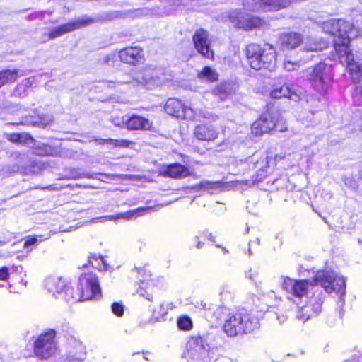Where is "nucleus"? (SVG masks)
<instances>
[{
    "label": "nucleus",
    "mask_w": 362,
    "mask_h": 362,
    "mask_svg": "<svg viewBox=\"0 0 362 362\" xmlns=\"http://www.w3.org/2000/svg\"><path fill=\"white\" fill-rule=\"evenodd\" d=\"M21 283L25 286L27 285V281L23 279H21Z\"/></svg>",
    "instance_id": "57"
},
{
    "label": "nucleus",
    "mask_w": 362,
    "mask_h": 362,
    "mask_svg": "<svg viewBox=\"0 0 362 362\" xmlns=\"http://www.w3.org/2000/svg\"><path fill=\"white\" fill-rule=\"evenodd\" d=\"M0 286H4V284H0Z\"/></svg>",
    "instance_id": "63"
},
{
    "label": "nucleus",
    "mask_w": 362,
    "mask_h": 362,
    "mask_svg": "<svg viewBox=\"0 0 362 362\" xmlns=\"http://www.w3.org/2000/svg\"><path fill=\"white\" fill-rule=\"evenodd\" d=\"M35 82L34 78H28L23 79L22 82L17 86V91L21 90V89H23V92L18 93V97L23 98L27 95L28 89L32 86L33 83Z\"/></svg>",
    "instance_id": "35"
},
{
    "label": "nucleus",
    "mask_w": 362,
    "mask_h": 362,
    "mask_svg": "<svg viewBox=\"0 0 362 362\" xmlns=\"http://www.w3.org/2000/svg\"><path fill=\"white\" fill-rule=\"evenodd\" d=\"M193 42L197 52L208 59L214 58V52L210 48V40L209 33L205 30L200 28L196 30L193 36Z\"/></svg>",
    "instance_id": "14"
},
{
    "label": "nucleus",
    "mask_w": 362,
    "mask_h": 362,
    "mask_svg": "<svg viewBox=\"0 0 362 362\" xmlns=\"http://www.w3.org/2000/svg\"><path fill=\"white\" fill-rule=\"evenodd\" d=\"M246 54L248 63L253 69H266L271 71L276 66V53L270 44L265 43L262 46L250 44L247 46Z\"/></svg>",
    "instance_id": "4"
},
{
    "label": "nucleus",
    "mask_w": 362,
    "mask_h": 362,
    "mask_svg": "<svg viewBox=\"0 0 362 362\" xmlns=\"http://www.w3.org/2000/svg\"><path fill=\"white\" fill-rule=\"evenodd\" d=\"M80 349L82 350L83 349V347L81 345H80Z\"/></svg>",
    "instance_id": "62"
},
{
    "label": "nucleus",
    "mask_w": 362,
    "mask_h": 362,
    "mask_svg": "<svg viewBox=\"0 0 362 362\" xmlns=\"http://www.w3.org/2000/svg\"><path fill=\"white\" fill-rule=\"evenodd\" d=\"M228 18L235 27L245 30L260 28L266 23L264 19L250 13H243L240 10L230 11Z\"/></svg>",
    "instance_id": "11"
},
{
    "label": "nucleus",
    "mask_w": 362,
    "mask_h": 362,
    "mask_svg": "<svg viewBox=\"0 0 362 362\" xmlns=\"http://www.w3.org/2000/svg\"><path fill=\"white\" fill-rule=\"evenodd\" d=\"M56 332L48 329L39 335L34 343V354L40 359H47L57 351V344L55 340Z\"/></svg>",
    "instance_id": "10"
},
{
    "label": "nucleus",
    "mask_w": 362,
    "mask_h": 362,
    "mask_svg": "<svg viewBox=\"0 0 362 362\" xmlns=\"http://www.w3.org/2000/svg\"><path fill=\"white\" fill-rule=\"evenodd\" d=\"M344 184L350 187H355L356 182L351 177H345L344 180Z\"/></svg>",
    "instance_id": "49"
},
{
    "label": "nucleus",
    "mask_w": 362,
    "mask_h": 362,
    "mask_svg": "<svg viewBox=\"0 0 362 362\" xmlns=\"http://www.w3.org/2000/svg\"><path fill=\"white\" fill-rule=\"evenodd\" d=\"M259 327L258 318L245 311L238 312L225 321L223 330L228 337L250 333Z\"/></svg>",
    "instance_id": "6"
},
{
    "label": "nucleus",
    "mask_w": 362,
    "mask_h": 362,
    "mask_svg": "<svg viewBox=\"0 0 362 362\" xmlns=\"http://www.w3.org/2000/svg\"><path fill=\"white\" fill-rule=\"evenodd\" d=\"M177 326L180 329L189 330L192 327V322L189 317L182 316L177 320Z\"/></svg>",
    "instance_id": "39"
},
{
    "label": "nucleus",
    "mask_w": 362,
    "mask_h": 362,
    "mask_svg": "<svg viewBox=\"0 0 362 362\" xmlns=\"http://www.w3.org/2000/svg\"><path fill=\"white\" fill-rule=\"evenodd\" d=\"M353 100L355 105H362V84L356 87L353 93Z\"/></svg>",
    "instance_id": "41"
},
{
    "label": "nucleus",
    "mask_w": 362,
    "mask_h": 362,
    "mask_svg": "<svg viewBox=\"0 0 362 362\" xmlns=\"http://www.w3.org/2000/svg\"><path fill=\"white\" fill-rule=\"evenodd\" d=\"M170 309V304L166 303H160L157 308H154L152 313L151 321L158 322L165 320V316Z\"/></svg>",
    "instance_id": "24"
},
{
    "label": "nucleus",
    "mask_w": 362,
    "mask_h": 362,
    "mask_svg": "<svg viewBox=\"0 0 362 362\" xmlns=\"http://www.w3.org/2000/svg\"><path fill=\"white\" fill-rule=\"evenodd\" d=\"M237 163H240V164H245L246 163V162H245L243 160L237 161Z\"/></svg>",
    "instance_id": "59"
},
{
    "label": "nucleus",
    "mask_w": 362,
    "mask_h": 362,
    "mask_svg": "<svg viewBox=\"0 0 362 362\" xmlns=\"http://www.w3.org/2000/svg\"><path fill=\"white\" fill-rule=\"evenodd\" d=\"M150 208H148V207H146V208L140 207L134 211H129L125 213L117 214L116 216H105L101 217L100 218L104 219V220H109V221H113L116 218H129L134 216V215H136V214L144 211H146V210H148Z\"/></svg>",
    "instance_id": "30"
},
{
    "label": "nucleus",
    "mask_w": 362,
    "mask_h": 362,
    "mask_svg": "<svg viewBox=\"0 0 362 362\" xmlns=\"http://www.w3.org/2000/svg\"><path fill=\"white\" fill-rule=\"evenodd\" d=\"M196 115V117H201L206 120H209L211 122H215L218 119V116L213 114L206 109H200V110H194Z\"/></svg>",
    "instance_id": "36"
},
{
    "label": "nucleus",
    "mask_w": 362,
    "mask_h": 362,
    "mask_svg": "<svg viewBox=\"0 0 362 362\" xmlns=\"http://www.w3.org/2000/svg\"><path fill=\"white\" fill-rule=\"evenodd\" d=\"M206 237L209 240H211V242L215 243V241H214V237L212 235V234H211V233L206 234Z\"/></svg>",
    "instance_id": "52"
},
{
    "label": "nucleus",
    "mask_w": 362,
    "mask_h": 362,
    "mask_svg": "<svg viewBox=\"0 0 362 362\" xmlns=\"http://www.w3.org/2000/svg\"><path fill=\"white\" fill-rule=\"evenodd\" d=\"M248 253H249V255H251V250H250V248L248 249Z\"/></svg>",
    "instance_id": "61"
},
{
    "label": "nucleus",
    "mask_w": 362,
    "mask_h": 362,
    "mask_svg": "<svg viewBox=\"0 0 362 362\" xmlns=\"http://www.w3.org/2000/svg\"><path fill=\"white\" fill-rule=\"evenodd\" d=\"M281 279L282 289L288 295V300L296 305V318L303 323L321 311L322 292L318 285L328 293L335 292L339 295V308L342 309L345 304V280L334 271H319L313 281L286 276H281Z\"/></svg>",
    "instance_id": "1"
},
{
    "label": "nucleus",
    "mask_w": 362,
    "mask_h": 362,
    "mask_svg": "<svg viewBox=\"0 0 362 362\" xmlns=\"http://www.w3.org/2000/svg\"><path fill=\"white\" fill-rule=\"evenodd\" d=\"M97 173H88L83 172L79 168H71L68 170V176L71 179H81V178H89V179H97Z\"/></svg>",
    "instance_id": "28"
},
{
    "label": "nucleus",
    "mask_w": 362,
    "mask_h": 362,
    "mask_svg": "<svg viewBox=\"0 0 362 362\" xmlns=\"http://www.w3.org/2000/svg\"><path fill=\"white\" fill-rule=\"evenodd\" d=\"M278 158L282 159V158H284V156H279H279H276L275 159H278Z\"/></svg>",
    "instance_id": "58"
},
{
    "label": "nucleus",
    "mask_w": 362,
    "mask_h": 362,
    "mask_svg": "<svg viewBox=\"0 0 362 362\" xmlns=\"http://www.w3.org/2000/svg\"><path fill=\"white\" fill-rule=\"evenodd\" d=\"M243 6L244 9L252 12L263 11L262 0H244Z\"/></svg>",
    "instance_id": "32"
},
{
    "label": "nucleus",
    "mask_w": 362,
    "mask_h": 362,
    "mask_svg": "<svg viewBox=\"0 0 362 362\" xmlns=\"http://www.w3.org/2000/svg\"><path fill=\"white\" fill-rule=\"evenodd\" d=\"M177 5L189 6L195 5L199 0H178Z\"/></svg>",
    "instance_id": "48"
},
{
    "label": "nucleus",
    "mask_w": 362,
    "mask_h": 362,
    "mask_svg": "<svg viewBox=\"0 0 362 362\" xmlns=\"http://www.w3.org/2000/svg\"><path fill=\"white\" fill-rule=\"evenodd\" d=\"M83 354L81 353L80 356H74V359L80 360V359H81L83 358Z\"/></svg>",
    "instance_id": "56"
},
{
    "label": "nucleus",
    "mask_w": 362,
    "mask_h": 362,
    "mask_svg": "<svg viewBox=\"0 0 362 362\" xmlns=\"http://www.w3.org/2000/svg\"><path fill=\"white\" fill-rule=\"evenodd\" d=\"M9 278L8 268L2 267L0 268V281L6 283Z\"/></svg>",
    "instance_id": "46"
},
{
    "label": "nucleus",
    "mask_w": 362,
    "mask_h": 362,
    "mask_svg": "<svg viewBox=\"0 0 362 362\" xmlns=\"http://www.w3.org/2000/svg\"><path fill=\"white\" fill-rule=\"evenodd\" d=\"M23 89H21V90L19 91H17V87L15 88V90H13V95L15 96H18V93H21V92H23Z\"/></svg>",
    "instance_id": "54"
},
{
    "label": "nucleus",
    "mask_w": 362,
    "mask_h": 362,
    "mask_svg": "<svg viewBox=\"0 0 362 362\" xmlns=\"http://www.w3.org/2000/svg\"><path fill=\"white\" fill-rule=\"evenodd\" d=\"M193 134L199 141H213L218 138V132L213 125L203 123L195 127Z\"/></svg>",
    "instance_id": "17"
},
{
    "label": "nucleus",
    "mask_w": 362,
    "mask_h": 362,
    "mask_svg": "<svg viewBox=\"0 0 362 362\" xmlns=\"http://www.w3.org/2000/svg\"><path fill=\"white\" fill-rule=\"evenodd\" d=\"M268 158H262L260 160H257V163L254 164L255 168H259L255 175V178L252 181H245V185L249 186L252 185L255 182H259L266 177L267 174V170L266 168H268Z\"/></svg>",
    "instance_id": "21"
},
{
    "label": "nucleus",
    "mask_w": 362,
    "mask_h": 362,
    "mask_svg": "<svg viewBox=\"0 0 362 362\" xmlns=\"http://www.w3.org/2000/svg\"><path fill=\"white\" fill-rule=\"evenodd\" d=\"M111 309H112V313L118 317L122 316V315L124 313V307L120 303H112V305L111 306Z\"/></svg>",
    "instance_id": "44"
},
{
    "label": "nucleus",
    "mask_w": 362,
    "mask_h": 362,
    "mask_svg": "<svg viewBox=\"0 0 362 362\" xmlns=\"http://www.w3.org/2000/svg\"><path fill=\"white\" fill-rule=\"evenodd\" d=\"M320 27L325 33L337 36L334 49L341 64L346 66L354 81L361 76L362 53L354 54L349 47L350 40L356 37L358 30L351 23L343 19H330L321 23Z\"/></svg>",
    "instance_id": "2"
},
{
    "label": "nucleus",
    "mask_w": 362,
    "mask_h": 362,
    "mask_svg": "<svg viewBox=\"0 0 362 362\" xmlns=\"http://www.w3.org/2000/svg\"><path fill=\"white\" fill-rule=\"evenodd\" d=\"M305 77L315 91L324 95L329 90L332 79L331 66L325 63H319L313 67L307 69Z\"/></svg>",
    "instance_id": "7"
},
{
    "label": "nucleus",
    "mask_w": 362,
    "mask_h": 362,
    "mask_svg": "<svg viewBox=\"0 0 362 362\" xmlns=\"http://www.w3.org/2000/svg\"><path fill=\"white\" fill-rule=\"evenodd\" d=\"M198 78L206 82H214L218 81V74L215 69L210 66L204 67L197 74Z\"/></svg>",
    "instance_id": "25"
},
{
    "label": "nucleus",
    "mask_w": 362,
    "mask_h": 362,
    "mask_svg": "<svg viewBox=\"0 0 362 362\" xmlns=\"http://www.w3.org/2000/svg\"><path fill=\"white\" fill-rule=\"evenodd\" d=\"M119 57L122 62L131 65H136L144 61L142 49L138 47H129L121 49Z\"/></svg>",
    "instance_id": "15"
},
{
    "label": "nucleus",
    "mask_w": 362,
    "mask_h": 362,
    "mask_svg": "<svg viewBox=\"0 0 362 362\" xmlns=\"http://www.w3.org/2000/svg\"><path fill=\"white\" fill-rule=\"evenodd\" d=\"M223 251L225 254L228 252V251L226 248H223Z\"/></svg>",
    "instance_id": "60"
},
{
    "label": "nucleus",
    "mask_w": 362,
    "mask_h": 362,
    "mask_svg": "<svg viewBox=\"0 0 362 362\" xmlns=\"http://www.w3.org/2000/svg\"><path fill=\"white\" fill-rule=\"evenodd\" d=\"M45 288L55 298H62L68 303L98 299L101 290L95 274L85 273L80 276L77 290L68 286L61 277L50 276L45 281Z\"/></svg>",
    "instance_id": "3"
},
{
    "label": "nucleus",
    "mask_w": 362,
    "mask_h": 362,
    "mask_svg": "<svg viewBox=\"0 0 362 362\" xmlns=\"http://www.w3.org/2000/svg\"><path fill=\"white\" fill-rule=\"evenodd\" d=\"M153 122L148 119L133 115L127 118L126 127L130 130H148L152 127Z\"/></svg>",
    "instance_id": "20"
},
{
    "label": "nucleus",
    "mask_w": 362,
    "mask_h": 362,
    "mask_svg": "<svg viewBox=\"0 0 362 362\" xmlns=\"http://www.w3.org/2000/svg\"><path fill=\"white\" fill-rule=\"evenodd\" d=\"M96 141L98 144H104L107 143L109 144L114 147H119V148H133V146H134V142L125 139H97Z\"/></svg>",
    "instance_id": "27"
},
{
    "label": "nucleus",
    "mask_w": 362,
    "mask_h": 362,
    "mask_svg": "<svg viewBox=\"0 0 362 362\" xmlns=\"http://www.w3.org/2000/svg\"><path fill=\"white\" fill-rule=\"evenodd\" d=\"M303 42V35L297 32L284 33L279 36V43L283 49H296Z\"/></svg>",
    "instance_id": "18"
},
{
    "label": "nucleus",
    "mask_w": 362,
    "mask_h": 362,
    "mask_svg": "<svg viewBox=\"0 0 362 362\" xmlns=\"http://www.w3.org/2000/svg\"><path fill=\"white\" fill-rule=\"evenodd\" d=\"M262 300L267 306L273 307L277 305L280 298H279L273 290H270L267 293H262Z\"/></svg>",
    "instance_id": "33"
},
{
    "label": "nucleus",
    "mask_w": 362,
    "mask_h": 362,
    "mask_svg": "<svg viewBox=\"0 0 362 362\" xmlns=\"http://www.w3.org/2000/svg\"><path fill=\"white\" fill-rule=\"evenodd\" d=\"M100 260H101V262H103V264L104 269H107V264L105 263L104 258L101 257V258H100Z\"/></svg>",
    "instance_id": "55"
},
{
    "label": "nucleus",
    "mask_w": 362,
    "mask_h": 362,
    "mask_svg": "<svg viewBox=\"0 0 362 362\" xmlns=\"http://www.w3.org/2000/svg\"><path fill=\"white\" fill-rule=\"evenodd\" d=\"M126 117H118V116H112L111 118L112 122L117 127H122L125 126L126 127V122H127Z\"/></svg>",
    "instance_id": "45"
},
{
    "label": "nucleus",
    "mask_w": 362,
    "mask_h": 362,
    "mask_svg": "<svg viewBox=\"0 0 362 362\" xmlns=\"http://www.w3.org/2000/svg\"><path fill=\"white\" fill-rule=\"evenodd\" d=\"M270 95L273 98H288L294 101H298L302 99V93L296 90L288 84H284L275 87L270 93Z\"/></svg>",
    "instance_id": "16"
},
{
    "label": "nucleus",
    "mask_w": 362,
    "mask_h": 362,
    "mask_svg": "<svg viewBox=\"0 0 362 362\" xmlns=\"http://www.w3.org/2000/svg\"><path fill=\"white\" fill-rule=\"evenodd\" d=\"M203 246H204V243L203 242L197 241V245H196V247L197 249H201V248H202Z\"/></svg>",
    "instance_id": "53"
},
{
    "label": "nucleus",
    "mask_w": 362,
    "mask_h": 362,
    "mask_svg": "<svg viewBox=\"0 0 362 362\" xmlns=\"http://www.w3.org/2000/svg\"><path fill=\"white\" fill-rule=\"evenodd\" d=\"M53 120V117L52 115H39L37 117L30 116L29 117H25L24 121L22 122V124H25L26 125L30 126H41L45 127L49 124Z\"/></svg>",
    "instance_id": "22"
},
{
    "label": "nucleus",
    "mask_w": 362,
    "mask_h": 362,
    "mask_svg": "<svg viewBox=\"0 0 362 362\" xmlns=\"http://www.w3.org/2000/svg\"><path fill=\"white\" fill-rule=\"evenodd\" d=\"M276 317L280 323H283L286 320L288 315L284 314L280 315L279 313H276Z\"/></svg>",
    "instance_id": "50"
},
{
    "label": "nucleus",
    "mask_w": 362,
    "mask_h": 362,
    "mask_svg": "<svg viewBox=\"0 0 362 362\" xmlns=\"http://www.w3.org/2000/svg\"><path fill=\"white\" fill-rule=\"evenodd\" d=\"M160 169H162L161 173L164 176L173 178H183L189 175V168L178 163L164 165Z\"/></svg>",
    "instance_id": "19"
},
{
    "label": "nucleus",
    "mask_w": 362,
    "mask_h": 362,
    "mask_svg": "<svg viewBox=\"0 0 362 362\" xmlns=\"http://www.w3.org/2000/svg\"><path fill=\"white\" fill-rule=\"evenodd\" d=\"M8 140L18 144H29L33 141V138L27 134H8L6 135Z\"/></svg>",
    "instance_id": "31"
},
{
    "label": "nucleus",
    "mask_w": 362,
    "mask_h": 362,
    "mask_svg": "<svg viewBox=\"0 0 362 362\" xmlns=\"http://www.w3.org/2000/svg\"><path fill=\"white\" fill-rule=\"evenodd\" d=\"M134 271L136 272L138 276V279L141 281L142 284H144L146 282V284L148 286L151 279V272L148 269V265H144L143 267H135Z\"/></svg>",
    "instance_id": "26"
},
{
    "label": "nucleus",
    "mask_w": 362,
    "mask_h": 362,
    "mask_svg": "<svg viewBox=\"0 0 362 362\" xmlns=\"http://www.w3.org/2000/svg\"><path fill=\"white\" fill-rule=\"evenodd\" d=\"M49 235H47L46 237L43 235L39 236H28L24 243V247L25 249L30 250V247L33 245H37L38 243H40L45 240L49 238ZM32 248H30V250Z\"/></svg>",
    "instance_id": "34"
},
{
    "label": "nucleus",
    "mask_w": 362,
    "mask_h": 362,
    "mask_svg": "<svg viewBox=\"0 0 362 362\" xmlns=\"http://www.w3.org/2000/svg\"><path fill=\"white\" fill-rule=\"evenodd\" d=\"M149 284L152 286L163 288L165 285V279L163 276H157L151 279Z\"/></svg>",
    "instance_id": "43"
},
{
    "label": "nucleus",
    "mask_w": 362,
    "mask_h": 362,
    "mask_svg": "<svg viewBox=\"0 0 362 362\" xmlns=\"http://www.w3.org/2000/svg\"><path fill=\"white\" fill-rule=\"evenodd\" d=\"M141 80L137 78L136 79H127L117 82L103 81L102 85L107 88H116L122 84H141L148 89H152L164 84L166 79L164 73L159 69H145L141 74Z\"/></svg>",
    "instance_id": "9"
},
{
    "label": "nucleus",
    "mask_w": 362,
    "mask_h": 362,
    "mask_svg": "<svg viewBox=\"0 0 362 362\" xmlns=\"http://www.w3.org/2000/svg\"><path fill=\"white\" fill-rule=\"evenodd\" d=\"M151 286L150 284L148 286L146 284V288H145L141 286L137 290L138 295L146 298L148 301H152L153 297L151 291H150Z\"/></svg>",
    "instance_id": "40"
},
{
    "label": "nucleus",
    "mask_w": 362,
    "mask_h": 362,
    "mask_svg": "<svg viewBox=\"0 0 362 362\" xmlns=\"http://www.w3.org/2000/svg\"><path fill=\"white\" fill-rule=\"evenodd\" d=\"M287 129L286 122L277 110H267L262 113L260 117L255 121L252 127V133L255 136H261L263 134L269 133L276 129L283 132Z\"/></svg>",
    "instance_id": "8"
},
{
    "label": "nucleus",
    "mask_w": 362,
    "mask_h": 362,
    "mask_svg": "<svg viewBox=\"0 0 362 362\" xmlns=\"http://www.w3.org/2000/svg\"><path fill=\"white\" fill-rule=\"evenodd\" d=\"M255 275V272H253L251 269L246 272V276L251 280H254Z\"/></svg>",
    "instance_id": "51"
},
{
    "label": "nucleus",
    "mask_w": 362,
    "mask_h": 362,
    "mask_svg": "<svg viewBox=\"0 0 362 362\" xmlns=\"http://www.w3.org/2000/svg\"><path fill=\"white\" fill-rule=\"evenodd\" d=\"M216 351L204 337H191L187 341L183 357L187 362H213L217 359Z\"/></svg>",
    "instance_id": "5"
},
{
    "label": "nucleus",
    "mask_w": 362,
    "mask_h": 362,
    "mask_svg": "<svg viewBox=\"0 0 362 362\" xmlns=\"http://www.w3.org/2000/svg\"><path fill=\"white\" fill-rule=\"evenodd\" d=\"M235 91L233 85L229 83H221L214 88L213 93L218 96L221 100H225Z\"/></svg>",
    "instance_id": "23"
},
{
    "label": "nucleus",
    "mask_w": 362,
    "mask_h": 362,
    "mask_svg": "<svg viewBox=\"0 0 362 362\" xmlns=\"http://www.w3.org/2000/svg\"><path fill=\"white\" fill-rule=\"evenodd\" d=\"M18 78V71L10 69L4 70L0 72V88L7 83H12Z\"/></svg>",
    "instance_id": "29"
},
{
    "label": "nucleus",
    "mask_w": 362,
    "mask_h": 362,
    "mask_svg": "<svg viewBox=\"0 0 362 362\" xmlns=\"http://www.w3.org/2000/svg\"><path fill=\"white\" fill-rule=\"evenodd\" d=\"M229 286L228 285H223L221 286V287L219 288V294L220 296L223 298V297H226V296L228 294H229L230 291H229Z\"/></svg>",
    "instance_id": "47"
},
{
    "label": "nucleus",
    "mask_w": 362,
    "mask_h": 362,
    "mask_svg": "<svg viewBox=\"0 0 362 362\" xmlns=\"http://www.w3.org/2000/svg\"><path fill=\"white\" fill-rule=\"evenodd\" d=\"M94 22L95 21L93 18L87 16H83L69 21L67 23L53 28L49 34V40L59 37L66 33L89 25Z\"/></svg>",
    "instance_id": "13"
},
{
    "label": "nucleus",
    "mask_w": 362,
    "mask_h": 362,
    "mask_svg": "<svg viewBox=\"0 0 362 362\" xmlns=\"http://www.w3.org/2000/svg\"><path fill=\"white\" fill-rule=\"evenodd\" d=\"M300 67L298 62H293L288 59H285L284 62V68L287 71L297 70Z\"/></svg>",
    "instance_id": "42"
},
{
    "label": "nucleus",
    "mask_w": 362,
    "mask_h": 362,
    "mask_svg": "<svg viewBox=\"0 0 362 362\" xmlns=\"http://www.w3.org/2000/svg\"><path fill=\"white\" fill-rule=\"evenodd\" d=\"M303 43V50L306 52H316L321 49L320 45L311 38H306Z\"/></svg>",
    "instance_id": "38"
},
{
    "label": "nucleus",
    "mask_w": 362,
    "mask_h": 362,
    "mask_svg": "<svg viewBox=\"0 0 362 362\" xmlns=\"http://www.w3.org/2000/svg\"><path fill=\"white\" fill-rule=\"evenodd\" d=\"M221 183L220 182H209L202 181L199 183V187L200 189L208 191L209 193H213V191L221 187Z\"/></svg>",
    "instance_id": "37"
},
{
    "label": "nucleus",
    "mask_w": 362,
    "mask_h": 362,
    "mask_svg": "<svg viewBox=\"0 0 362 362\" xmlns=\"http://www.w3.org/2000/svg\"><path fill=\"white\" fill-rule=\"evenodd\" d=\"M165 111L170 115L177 118L193 120L195 119V112L193 108L183 105L181 100L176 98H169L165 105Z\"/></svg>",
    "instance_id": "12"
}]
</instances>
